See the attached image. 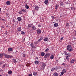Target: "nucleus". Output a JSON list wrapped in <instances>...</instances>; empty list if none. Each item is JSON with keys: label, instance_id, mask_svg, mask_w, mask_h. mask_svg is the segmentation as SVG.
I'll list each match as a JSON object with an SVG mask.
<instances>
[{"label": "nucleus", "instance_id": "1", "mask_svg": "<svg viewBox=\"0 0 76 76\" xmlns=\"http://www.w3.org/2000/svg\"><path fill=\"white\" fill-rule=\"evenodd\" d=\"M66 48L68 51H69V52H71V51H73V49H72V46L70 45H68L66 47Z\"/></svg>", "mask_w": 76, "mask_h": 76}, {"label": "nucleus", "instance_id": "2", "mask_svg": "<svg viewBox=\"0 0 76 76\" xmlns=\"http://www.w3.org/2000/svg\"><path fill=\"white\" fill-rule=\"evenodd\" d=\"M50 53H46L44 56V58H47V57H50Z\"/></svg>", "mask_w": 76, "mask_h": 76}, {"label": "nucleus", "instance_id": "3", "mask_svg": "<svg viewBox=\"0 0 76 76\" xmlns=\"http://www.w3.org/2000/svg\"><path fill=\"white\" fill-rule=\"evenodd\" d=\"M30 46L31 50H34V49H35V46H34V45L33 44L31 43V44H30Z\"/></svg>", "mask_w": 76, "mask_h": 76}, {"label": "nucleus", "instance_id": "4", "mask_svg": "<svg viewBox=\"0 0 76 76\" xmlns=\"http://www.w3.org/2000/svg\"><path fill=\"white\" fill-rule=\"evenodd\" d=\"M46 66V65L45 64L43 63L42 64V66L43 68H42V69H44V68L45 67V66Z\"/></svg>", "mask_w": 76, "mask_h": 76}, {"label": "nucleus", "instance_id": "5", "mask_svg": "<svg viewBox=\"0 0 76 76\" xmlns=\"http://www.w3.org/2000/svg\"><path fill=\"white\" fill-rule=\"evenodd\" d=\"M75 61H76V60H75V59H74L71 60L70 62L71 64H72V63H75Z\"/></svg>", "mask_w": 76, "mask_h": 76}, {"label": "nucleus", "instance_id": "6", "mask_svg": "<svg viewBox=\"0 0 76 76\" xmlns=\"http://www.w3.org/2000/svg\"><path fill=\"white\" fill-rule=\"evenodd\" d=\"M28 28H31L32 27V26H33V25L32 24H29L28 25Z\"/></svg>", "mask_w": 76, "mask_h": 76}, {"label": "nucleus", "instance_id": "7", "mask_svg": "<svg viewBox=\"0 0 76 76\" xmlns=\"http://www.w3.org/2000/svg\"><path fill=\"white\" fill-rule=\"evenodd\" d=\"M4 56H5V57L6 58H9V55L7 54H4Z\"/></svg>", "mask_w": 76, "mask_h": 76}, {"label": "nucleus", "instance_id": "8", "mask_svg": "<svg viewBox=\"0 0 76 76\" xmlns=\"http://www.w3.org/2000/svg\"><path fill=\"white\" fill-rule=\"evenodd\" d=\"M21 27L20 26L17 29V30L18 31V32H19L20 31H21Z\"/></svg>", "mask_w": 76, "mask_h": 76}, {"label": "nucleus", "instance_id": "9", "mask_svg": "<svg viewBox=\"0 0 76 76\" xmlns=\"http://www.w3.org/2000/svg\"><path fill=\"white\" fill-rule=\"evenodd\" d=\"M12 61H13V63H16L17 62L16 60L15 59H14V58L13 59Z\"/></svg>", "mask_w": 76, "mask_h": 76}, {"label": "nucleus", "instance_id": "10", "mask_svg": "<svg viewBox=\"0 0 76 76\" xmlns=\"http://www.w3.org/2000/svg\"><path fill=\"white\" fill-rule=\"evenodd\" d=\"M17 19L19 22H20V21H21L22 20V18H20V17H18L17 18Z\"/></svg>", "mask_w": 76, "mask_h": 76}, {"label": "nucleus", "instance_id": "11", "mask_svg": "<svg viewBox=\"0 0 76 76\" xmlns=\"http://www.w3.org/2000/svg\"><path fill=\"white\" fill-rule=\"evenodd\" d=\"M41 32V30L40 29H38L37 31V34H40Z\"/></svg>", "mask_w": 76, "mask_h": 76}, {"label": "nucleus", "instance_id": "12", "mask_svg": "<svg viewBox=\"0 0 76 76\" xmlns=\"http://www.w3.org/2000/svg\"><path fill=\"white\" fill-rule=\"evenodd\" d=\"M33 75L34 76H36V75H38V73H37V72H33Z\"/></svg>", "mask_w": 76, "mask_h": 76}, {"label": "nucleus", "instance_id": "13", "mask_svg": "<svg viewBox=\"0 0 76 76\" xmlns=\"http://www.w3.org/2000/svg\"><path fill=\"white\" fill-rule=\"evenodd\" d=\"M53 75L54 76H58V73H57L56 72H55L54 73Z\"/></svg>", "mask_w": 76, "mask_h": 76}, {"label": "nucleus", "instance_id": "14", "mask_svg": "<svg viewBox=\"0 0 76 76\" xmlns=\"http://www.w3.org/2000/svg\"><path fill=\"white\" fill-rule=\"evenodd\" d=\"M34 9L35 10H38L39 7L38 6H36L35 7Z\"/></svg>", "mask_w": 76, "mask_h": 76}, {"label": "nucleus", "instance_id": "15", "mask_svg": "<svg viewBox=\"0 0 76 76\" xmlns=\"http://www.w3.org/2000/svg\"><path fill=\"white\" fill-rule=\"evenodd\" d=\"M44 3L45 4H48V0H45Z\"/></svg>", "mask_w": 76, "mask_h": 76}, {"label": "nucleus", "instance_id": "16", "mask_svg": "<svg viewBox=\"0 0 76 76\" xmlns=\"http://www.w3.org/2000/svg\"><path fill=\"white\" fill-rule=\"evenodd\" d=\"M58 23H55L54 24V26L55 27H57L58 26Z\"/></svg>", "mask_w": 76, "mask_h": 76}, {"label": "nucleus", "instance_id": "17", "mask_svg": "<svg viewBox=\"0 0 76 76\" xmlns=\"http://www.w3.org/2000/svg\"><path fill=\"white\" fill-rule=\"evenodd\" d=\"M8 50L9 51H12V48H9L8 49Z\"/></svg>", "mask_w": 76, "mask_h": 76}, {"label": "nucleus", "instance_id": "18", "mask_svg": "<svg viewBox=\"0 0 76 76\" xmlns=\"http://www.w3.org/2000/svg\"><path fill=\"white\" fill-rule=\"evenodd\" d=\"M6 3L7 5H10V1H7Z\"/></svg>", "mask_w": 76, "mask_h": 76}, {"label": "nucleus", "instance_id": "19", "mask_svg": "<svg viewBox=\"0 0 76 76\" xmlns=\"http://www.w3.org/2000/svg\"><path fill=\"white\" fill-rule=\"evenodd\" d=\"M34 63H35L36 64H39V61H36Z\"/></svg>", "mask_w": 76, "mask_h": 76}, {"label": "nucleus", "instance_id": "20", "mask_svg": "<svg viewBox=\"0 0 76 76\" xmlns=\"http://www.w3.org/2000/svg\"><path fill=\"white\" fill-rule=\"evenodd\" d=\"M58 5H56V6L55 7V8L56 9V10H57V9H58L57 8H58Z\"/></svg>", "mask_w": 76, "mask_h": 76}, {"label": "nucleus", "instance_id": "21", "mask_svg": "<svg viewBox=\"0 0 76 76\" xmlns=\"http://www.w3.org/2000/svg\"><path fill=\"white\" fill-rule=\"evenodd\" d=\"M41 55L42 56H44V55H45V53L44 52H42L41 53Z\"/></svg>", "mask_w": 76, "mask_h": 76}, {"label": "nucleus", "instance_id": "22", "mask_svg": "<svg viewBox=\"0 0 76 76\" xmlns=\"http://www.w3.org/2000/svg\"><path fill=\"white\" fill-rule=\"evenodd\" d=\"M8 74H9V75H11V74H12V71L10 70L8 71Z\"/></svg>", "mask_w": 76, "mask_h": 76}, {"label": "nucleus", "instance_id": "23", "mask_svg": "<svg viewBox=\"0 0 76 76\" xmlns=\"http://www.w3.org/2000/svg\"><path fill=\"white\" fill-rule=\"evenodd\" d=\"M22 12H26V9H22Z\"/></svg>", "mask_w": 76, "mask_h": 76}, {"label": "nucleus", "instance_id": "24", "mask_svg": "<svg viewBox=\"0 0 76 76\" xmlns=\"http://www.w3.org/2000/svg\"><path fill=\"white\" fill-rule=\"evenodd\" d=\"M13 56L12 55H9V58H13Z\"/></svg>", "mask_w": 76, "mask_h": 76}, {"label": "nucleus", "instance_id": "25", "mask_svg": "<svg viewBox=\"0 0 76 76\" xmlns=\"http://www.w3.org/2000/svg\"><path fill=\"white\" fill-rule=\"evenodd\" d=\"M66 59L68 61H69V57H68V56H66Z\"/></svg>", "mask_w": 76, "mask_h": 76}, {"label": "nucleus", "instance_id": "26", "mask_svg": "<svg viewBox=\"0 0 76 76\" xmlns=\"http://www.w3.org/2000/svg\"><path fill=\"white\" fill-rule=\"evenodd\" d=\"M50 59H53V58H54V56L53 55L51 56H50Z\"/></svg>", "mask_w": 76, "mask_h": 76}, {"label": "nucleus", "instance_id": "27", "mask_svg": "<svg viewBox=\"0 0 76 76\" xmlns=\"http://www.w3.org/2000/svg\"><path fill=\"white\" fill-rule=\"evenodd\" d=\"M32 29H33V30H35V29H36V28H35V27L34 26H33L32 27Z\"/></svg>", "mask_w": 76, "mask_h": 76}, {"label": "nucleus", "instance_id": "28", "mask_svg": "<svg viewBox=\"0 0 76 76\" xmlns=\"http://www.w3.org/2000/svg\"><path fill=\"white\" fill-rule=\"evenodd\" d=\"M54 70H57V69H58V68L57 67H53Z\"/></svg>", "mask_w": 76, "mask_h": 76}, {"label": "nucleus", "instance_id": "29", "mask_svg": "<svg viewBox=\"0 0 76 76\" xmlns=\"http://www.w3.org/2000/svg\"><path fill=\"white\" fill-rule=\"evenodd\" d=\"M67 56H68V57H70V56H72V54H71V53H68L67 54Z\"/></svg>", "mask_w": 76, "mask_h": 76}, {"label": "nucleus", "instance_id": "30", "mask_svg": "<svg viewBox=\"0 0 76 76\" xmlns=\"http://www.w3.org/2000/svg\"><path fill=\"white\" fill-rule=\"evenodd\" d=\"M47 40H48V38L47 37H46L45 39H44V41H47Z\"/></svg>", "mask_w": 76, "mask_h": 76}, {"label": "nucleus", "instance_id": "31", "mask_svg": "<svg viewBox=\"0 0 76 76\" xmlns=\"http://www.w3.org/2000/svg\"><path fill=\"white\" fill-rule=\"evenodd\" d=\"M66 27H69V24L68 23H66Z\"/></svg>", "mask_w": 76, "mask_h": 76}, {"label": "nucleus", "instance_id": "32", "mask_svg": "<svg viewBox=\"0 0 76 76\" xmlns=\"http://www.w3.org/2000/svg\"><path fill=\"white\" fill-rule=\"evenodd\" d=\"M19 14L20 15H21L22 14V11H19L18 12Z\"/></svg>", "mask_w": 76, "mask_h": 76}, {"label": "nucleus", "instance_id": "33", "mask_svg": "<svg viewBox=\"0 0 76 76\" xmlns=\"http://www.w3.org/2000/svg\"><path fill=\"white\" fill-rule=\"evenodd\" d=\"M5 66H6V64H3V66H2V68H4V67H5Z\"/></svg>", "mask_w": 76, "mask_h": 76}, {"label": "nucleus", "instance_id": "34", "mask_svg": "<svg viewBox=\"0 0 76 76\" xmlns=\"http://www.w3.org/2000/svg\"><path fill=\"white\" fill-rule=\"evenodd\" d=\"M26 9H29V6L27 5H26Z\"/></svg>", "mask_w": 76, "mask_h": 76}, {"label": "nucleus", "instance_id": "35", "mask_svg": "<svg viewBox=\"0 0 76 76\" xmlns=\"http://www.w3.org/2000/svg\"><path fill=\"white\" fill-rule=\"evenodd\" d=\"M2 57H3V54L0 53V57L1 58Z\"/></svg>", "mask_w": 76, "mask_h": 76}, {"label": "nucleus", "instance_id": "36", "mask_svg": "<svg viewBox=\"0 0 76 76\" xmlns=\"http://www.w3.org/2000/svg\"><path fill=\"white\" fill-rule=\"evenodd\" d=\"M41 39V40L42 41V40L43 39V37H41L40 38V39Z\"/></svg>", "mask_w": 76, "mask_h": 76}, {"label": "nucleus", "instance_id": "37", "mask_svg": "<svg viewBox=\"0 0 76 76\" xmlns=\"http://www.w3.org/2000/svg\"><path fill=\"white\" fill-rule=\"evenodd\" d=\"M48 50H49V49L48 48L46 49L45 50V52H47V51H48Z\"/></svg>", "mask_w": 76, "mask_h": 76}, {"label": "nucleus", "instance_id": "38", "mask_svg": "<svg viewBox=\"0 0 76 76\" xmlns=\"http://www.w3.org/2000/svg\"><path fill=\"white\" fill-rule=\"evenodd\" d=\"M71 10H75V8L74 7H72L71 8Z\"/></svg>", "mask_w": 76, "mask_h": 76}, {"label": "nucleus", "instance_id": "39", "mask_svg": "<svg viewBox=\"0 0 76 76\" xmlns=\"http://www.w3.org/2000/svg\"><path fill=\"white\" fill-rule=\"evenodd\" d=\"M37 42H34V45H37Z\"/></svg>", "mask_w": 76, "mask_h": 76}, {"label": "nucleus", "instance_id": "40", "mask_svg": "<svg viewBox=\"0 0 76 76\" xmlns=\"http://www.w3.org/2000/svg\"><path fill=\"white\" fill-rule=\"evenodd\" d=\"M21 34H22V35H23V34H24V32H23V31H22L21 32Z\"/></svg>", "mask_w": 76, "mask_h": 76}, {"label": "nucleus", "instance_id": "41", "mask_svg": "<svg viewBox=\"0 0 76 76\" xmlns=\"http://www.w3.org/2000/svg\"><path fill=\"white\" fill-rule=\"evenodd\" d=\"M60 5H61V6H63V5H64V4H63V2H61L60 3Z\"/></svg>", "mask_w": 76, "mask_h": 76}, {"label": "nucleus", "instance_id": "42", "mask_svg": "<svg viewBox=\"0 0 76 76\" xmlns=\"http://www.w3.org/2000/svg\"><path fill=\"white\" fill-rule=\"evenodd\" d=\"M51 18H52V19H55V18H56V17H54L53 16H52Z\"/></svg>", "mask_w": 76, "mask_h": 76}, {"label": "nucleus", "instance_id": "43", "mask_svg": "<svg viewBox=\"0 0 76 76\" xmlns=\"http://www.w3.org/2000/svg\"><path fill=\"white\" fill-rule=\"evenodd\" d=\"M59 16L60 17H62V16H63V14L62 13L60 14Z\"/></svg>", "mask_w": 76, "mask_h": 76}, {"label": "nucleus", "instance_id": "44", "mask_svg": "<svg viewBox=\"0 0 76 76\" xmlns=\"http://www.w3.org/2000/svg\"><path fill=\"white\" fill-rule=\"evenodd\" d=\"M70 3V1H69V0H67V2H66V3L67 4H69Z\"/></svg>", "mask_w": 76, "mask_h": 76}, {"label": "nucleus", "instance_id": "45", "mask_svg": "<svg viewBox=\"0 0 76 76\" xmlns=\"http://www.w3.org/2000/svg\"><path fill=\"white\" fill-rule=\"evenodd\" d=\"M54 70V67H53L52 68L51 71L53 72Z\"/></svg>", "mask_w": 76, "mask_h": 76}, {"label": "nucleus", "instance_id": "46", "mask_svg": "<svg viewBox=\"0 0 76 76\" xmlns=\"http://www.w3.org/2000/svg\"><path fill=\"white\" fill-rule=\"evenodd\" d=\"M23 57H25L26 56V55H25V53H23Z\"/></svg>", "mask_w": 76, "mask_h": 76}, {"label": "nucleus", "instance_id": "47", "mask_svg": "<svg viewBox=\"0 0 76 76\" xmlns=\"http://www.w3.org/2000/svg\"><path fill=\"white\" fill-rule=\"evenodd\" d=\"M61 75H64V72H62L61 73Z\"/></svg>", "mask_w": 76, "mask_h": 76}, {"label": "nucleus", "instance_id": "48", "mask_svg": "<svg viewBox=\"0 0 76 76\" xmlns=\"http://www.w3.org/2000/svg\"><path fill=\"white\" fill-rule=\"evenodd\" d=\"M41 40L40 39H39L38 40V42H41Z\"/></svg>", "mask_w": 76, "mask_h": 76}, {"label": "nucleus", "instance_id": "49", "mask_svg": "<svg viewBox=\"0 0 76 76\" xmlns=\"http://www.w3.org/2000/svg\"><path fill=\"white\" fill-rule=\"evenodd\" d=\"M73 39H74V41L76 40V37H73Z\"/></svg>", "mask_w": 76, "mask_h": 76}, {"label": "nucleus", "instance_id": "50", "mask_svg": "<svg viewBox=\"0 0 76 76\" xmlns=\"http://www.w3.org/2000/svg\"><path fill=\"white\" fill-rule=\"evenodd\" d=\"M22 41L23 42H25V39H22Z\"/></svg>", "mask_w": 76, "mask_h": 76}, {"label": "nucleus", "instance_id": "51", "mask_svg": "<svg viewBox=\"0 0 76 76\" xmlns=\"http://www.w3.org/2000/svg\"><path fill=\"white\" fill-rule=\"evenodd\" d=\"M64 53L65 54H66V55L67 54V52H66V51H65V52H64Z\"/></svg>", "mask_w": 76, "mask_h": 76}, {"label": "nucleus", "instance_id": "52", "mask_svg": "<svg viewBox=\"0 0 76 76\" xmlns=\"http://www.w3.org/2000/svg\"><path fill=\"white\" fill-rule=\"evenodd\" d=\"M62 65H63V66H65L66 65V63H63L62 64Z\"/></svg>", "mask_w": 76, "mask_h": 76}, {"label": "nucleus", "instance_id": "53", "mask_svg": "<svg viewBox=\"0 0 76 76\" xmlns=\"http://www.w3.org/2000/svg\"><path fill=\"white\" fill-rule=\"evenodd\" d=\"M38 26L39 28H40V27L41 26V25H39Z\"/></svg>", "mask_w": 76, "mask_h": 76}, {"label": "nucleus", "instance_id": "54", "mask_svg": "<svg viewBox=\"0 0 76 76\" xmlns=\"http://www.w3.org/2000/svg\"><path fill=\"white\" fill-rule=\"evenodd\" d=\"M28 76H32V75L31 74H30Z\"/></svg>", "mask_w": 76, "mask_h": 76}, {"label": "nucleus", "instance_id": "55", "mask_svg": "<svg viewBox=\"0 0 76 76\" xmlns=\"http://www.w3.org/2000/svg\"><path fill=\"white\" fill-rule=\"evenodd\" d=\"M63 37H61V39H60V40H63Z\"/></svg>", "mask_w": 76, "mask_h": 76}, {"label": "nucleus", "instance_id": "56", "mask_svg": "<svg viewBox=\"0 0 76 76\" xmlns=\"http://www.w3.org/2000/svg\"><path fill=\"white\" fill-rule=\"evenodd\" d=\"M7 31H6L5 33V34H6V35H7Z\"/></svg>", "mask_w": 76, "mask_h": 76}, {"label": "nucleus", "instance_id": "57", "mask_svg": "<svg viewBox=\"0 0 76 76\" xmlns=\"http://www.w3.org/2000/svg\"><path fill=\"white\" fill-rule=\"evenodd\" d=\"M2 21L3 22H4V21H5V20H4V19H2Z\"/></svg>", "mask_w": 76, "mask_h": 76}, {"label": "nucleus", "instance_id": "58", "mask_svg": "<svg viewBox=\"0 0 76 76\" xmlns=\"http://www.w3.org/2000/svg\"><path fill=\"white\" fill-rule=\"evenodd\" d=\"M66 69H64V71H66Z\"/></svg>", "mask_w": 76, "mask_h": 76}, {"label": "nucleus", "instance_id": "59", "mask_svg": "<svg viewBox=\"0 0 76 76\" xmlns=\"http://www.w3.org/2000/svg\"><path fill=\"white\" fill-rule=\"evenodd\" d=\"M1 28H4V26H1Z\"/></svg>", "mask_w": 76, "mask_h": 76}, {"label": "nucleus", "instance_id": "60", "mask_svg": "<svg viewBox=\"0 0 76 76\" xmlns=\"http://www.w3.org/2000/svg\"><path fill=\"white\" fill-rule=\"evenodd\" d=\"M1 64H2V63H0V66H1Z\"/></svg>", "mask_w": 76, "mask_h": 76}, {"label": "nucleus", "instance_id": "61", "mask_svg": "<svg viewBox=\"0 0 76 76\" xmlns=\"http://www.w3.org/2000/svg\"><path fill=\"white\" fill-rule=\"evenodd\" d=\"M1 20V17H0V20Z\"/></svg>", "mask_w": 76, "mask_h": 76}, {"label": "nucleus", "instance_id": "62", "mask_svg": "<svg viewBox=\"0 0 76 76\" xmlns=\"http://www.w3.org/2000/svg\"><path fill=\"white\" fill-rule=\"evenodd\" d=\"M5 76H8V75L6 74V75Z\"/></svg>", "mask_w": 76, "mask_h": 76}, {"label": "nucleus", "instance_id": "63", "mask_svg": "<svg viewBox=\"0 0 76 76\" xmlns=\"http://www.w3.org/2000/svg\"><path fill=\"white\" fill-rule=\"evenodd\" d=\"M7 27H9V26H7Z\"/></svg>", "mask_w": 76, "mask_h": 76}, {"label": "nucleus", "instance_id": "64", "mask_svg": "<svg viewBox=\"0 0 76 76\" xmlns=\"http://www.w3.org/2000/svg\"><path fill=\"white\" fill-rule=\"evenodd\" d=\"M36 59H38V57H36Z\"/></svg>", "mask_w": 76, "mask_h": 76}]
</instances>
